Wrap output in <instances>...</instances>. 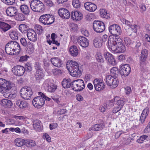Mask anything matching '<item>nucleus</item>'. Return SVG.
I'll list each match as a JSON object with an SVG mask.
<instances>
[{"mask_svg":"<svg viewBox=\"0 0 150 150\" xmlns=\"http://www.w3.org/2000/svg\"><path fill=\"white\" fill-rule=\"evenodd\" d=\"M93 27L94 30L96 32L98 33L103 32L105 28L104 23L99 21H94Z\"/></svg>","mask_w":150,"mask_h":150,"instance_id":"423d86ee","label":"nucleus"},{"mask_svg":"<svg viewBox=\"0 0 150 150\" xmlns=\"http://www.w3.org/2000/svg\"><path fill=\"white\" fill-rule=\"evenodd\" d=\"M19 29L22 33H27L28 30L31 29L27 25L23 24H21L19 25Z\"/></svg>","mask_w":150,"mask_h":150,"instance_id":"c756f323","label":"nucleus"},{"mask_svg":"<svg viewBox=\"0 0 150 150\" xmlns=\"http://www.w3.org/2000/svg\"><path fill=\"white\" fill-rule=\"evenodd\" d=\"M5 51L6 53L10 55H15L14 52L15 51L14 48L12 49V47L9 46L7 45L5 46Z\"/></svg>","mask_w":150,"mask_h":150,"instance_id":"f704fd0d","label":"nucleus"},{"mask_svg":"<svg viewBox=\"0 0 150 150\" xmlns=\"http://www.w3.org/2000/svg\"><path fill=\"white\" fill-rule=\"evenodd\" d=\"M52 64L54 66L58 67H61L63 65L62 60L57 57L52 58L50 59Z\"/></svg>","mask_w":150,"mask_h":150,"instance_id":"6ab92c4d","label":"nucleus"},{"mask_svg":"<svg viewBox=\"0 0 150 150\" xmlns=\"http://www.w3.org/2000/svg\"><path fill=\"white\" fill-rule=\"evenodd\" d=\"M67 68L70 75L74 77H79L81 75V68L79 64L75 61H68L66 64Z\"/></svg>","mask_w":150,"mask_h":150,"instance_id":"f257e3e1","label":"nucleus"},{"mask_svg":"<svg viewBox=\"0 0 150 150\" xmlns=\"http://www.w3.org/2000/svg\"><path fill=\"white\" fill-rule=\"evenodd\" d=\"M24 69H25L24 70L25 72L26 71L27 72H29L32 70V67L29 63H27L25 64Z\"/></svg>","mask_w":150,"mask_h":150,"instance_id":"5fc2aeb1","label":"nucleus"},{"mask_svg":"<svg viewBox=\"0 0 150 150\" xmlns=\"http://www.w3.org/2000/svg\"><path fill=\"white\" fill-rule=\"evenodd\" d=\"M25 69L23 66L17 65L14 67L12 69V72L16 76H22L25 73Z\"/></svg>","mask_w":150,"mask_h":150,"instance_id":"ddd939ff","label":"nucleus"},{"mask_svg":"<svg viewBox=\"0 0 150 150\" xmlns=\"http://www.w3.org/2000/svg\"><path fill=\"white\" fill-rule=\"evenodd\" d=\"M27 35L28 38L30 41L35 42L37 40V35L36 32L32 29L28 30Z\"/></svg>","mask_w":150,"mask_h":150,"instance_id":"f3484780","label":"nucleus"},{"mask_svg":"<svg viewBox=\"0 0 150 150\" xmlns=\"http://www.w3.org/2000/svg\"><path fill=\"white\" fill-rule=\"evenodd\" d=\"M39 94L40 95L41 97H42L44 99H45L46 100L49 101H50L51 99L50 98L47 97L45 95L44 93L41 92H39Z\"/></svg>","mask_w":150,"mask_h":150,"instance_id":"bf43d9fd","label":"nucleus"},{"mask_svg":"<svg viewBox=\"0 0 150 150\" xmlns=\"http://www.w3.org/2000/svg\"><path fill=\"white\" fill-rule=\"evenodd\" d=\"M70 79H64L62 82V84L65 88H69L71 87V83Z\"/></svg>","mask_w":150,"mask_h":150,"instance_id":"cd10ccee","label":"nucleus"},{"mask_svg":"<svg viewBox=\"0 0 150 150\" xmlns=\"http://www.w3.org/2000/svg\"><path fill=\"white\" fill-rule=\"evenodd\" d=\"M45 2L46 4V5L50 7L53 6V3L51 0H45Z\"/></svg>","mask_w":150,"mask_h":150,"instance_id":"e2e57ef3","label":"nucleus"},{"mask_svg":"<svg viewBox=\"0 0 150 150\" xmlns=\"http://www.w3.org/2000/svg\"><path fill=\"white\" fill-rule=\"evenodd\" d=\"M6 12L8 16L12 17L16 15L17 10L16 7L11 6L7 8Z\"/></svg>","mask_w":150,"mask_h":150,"instance_id":"412c9836","label":"nucleus"},{"mask_svg":"<svg viewBox=\"0 0 150 150\" xmlns=\"http://www.w3.org/2000/svg\"><path fill=\"white\" fill-rule=\"evenodd\" d=\"M125 50V47L122 43L117 46L115 50H113L112 51L115 52L117 53H121L124 52Z\"/></svg>","mask_w":150,"mask_h":150,"instance_id":"393cba45","label":"nucleus"},{"mask_svg":"<svg viewBox=\"0 0 150 150\" xmlns=\"http://www.w3.org/2000/svg\"><path fill=\"white\" fill-rule=\"evenodd\" d=\"M148 55V50L146 49L142 50L141 51V55L139 57V62L140 65L142 67L146 65V59Z\"/></svg>","mask_w":150,"mask_h":150,"instance_id":"9d476101","label":"nucleus"},{"mask_svg":"<svg viewBox=\"0 0 150 150\" xmlns=\"http://www.w3.org/2000/svg\"><path fill=\"white\" fill-rule=\"evenodd\" d=\"M103 43L102 40L100 38H95L93 40V44L96 48L101 47Z\"/></svg>","mask_w":150,"mask_h":150,"instance_id":"5701e85b","label":"nucleus"},{"mask_svg":"<svg viewBox=\"0 0 150 150\" xmlns=\"http://www.w3.org/2000/svg\"><path fill=\"white\" fill-rule=\"evenodd\" d=\"M104 56L105 59L108 62L110 58H112V57L113 56L111 53L108 52L106 53L105 54Z\"/></svg>","mask_w":150,"mask_h":150,"instance_id":"13d9d810","label":"nucleus"},{"mask_svg":"<svg viewBox=\"0 0 150 150\" xmlns=\"http://www.w3.org/2000/svg\"><path fill=\"white\" fill-rule=\"evenodd\" d=\"M15 88L13 85L6 80L0 78V89L1 91L11 92Z\"/></svg>","mask_w":150,"mask_h":150,"instance_id":"20e7f679","label":"nucleus"},{"mask_svg":"<svg viewBox=\"0 0 150 150\" xmlns=\"http://www.w3.org/2000/svg\"><path fill=\"white\" fill-rule=\"evenodd\" d=\"M9 35L11 39L14 40L18 39V34L17 31L16 30H11L9 32Z\"/></svg>","mask_w":150,"mask_h":150,"instance_id":"ea45409f","label":"nucleus"},{"mask_svg":"<svg viewBox=\"0 0 150 150\" xmlns=\"http://www.w3.org/2000/svg\"><path fill=\"white\" fill-rule=\"evenodd\" d=\"M57 88V85L54 83L51 84L50 86H48L47 90L50 93H53L55 91Z\"/></svg>","mask_w":150,"mask_h":150,"instance_id":"79ce46f5","label":"nucleus"},{"mask_svg":"<svg viewBox=\"0 0 150 150\" xmlns=\"http://www.w3.org/2000/svg\"><path fill=\"white\" fill-rule=\"evenodd\" d=\"M108 63L111 65L114 66L117 63L115 59L114 58V57L113 56L112 58H110L108 62Z\"/></svg>","mask_w":150,"mask_h":150,"instance_id":"603ef678","label":"nucleus"},{"mask_svg":"<svg viewBox=\"0 0 150 150\" xmlns=\"http://www.w3.org/2000/svg\"><path fill=\"white\" fill-rule=\"evenodd\" d=\"M100 15L102 17L107 19L110 18L109 13L107 12V11L105 9H100Z\"/></svg>","mask_w":150,"mask_h":150,"instance_id":"c9c22d12","label":"nucleus"},{"mask_svg":"<svg viewBox=\"0 0 150 150\" xmlns=\"http://www.w3.org/2000/svg\"><path fill=\"white\" fill-rule=\"evenodd\" d=\"M148 137V136L145 135H143L141 136L137 140V142L139 143H142L143 141L145 140Z\"/></svg>","mask_w":150,"mask_h":150,"instance_id":"6e6d98bb","label":"nucleus"},{"mask_svg":"<svg viewBox=\"0 0 150 150\" xmlns=\"http://www.w3.org/2000/svg\"><path fill=\"white\" fill-rule=\"evenodd\" d=\"M125 102L123 100L120 99L117 100V105L120 106V108H122L124 105L125 103Z\"/></svg>","mask_w":150,"mask_h":150,"instance_id":"864d4df0","label":"nucleus"},{"mask_svg":"<svg viewBox=\"0 0 150 150\" xmlns=\"http://www.w3.org/2000/svg\"><path fill=\"white\" fill-rule=\"evenodd\" d=\"M96 57L97 60L100 62H103L104 59L103 56L100 53H98L96 55Z\"/></svg>","mask_w":150,"mask_h":150,"instance_id":"09e8293b","label":"nucleus"},{"mask_svg":"<svg viewBox=\"0 0 150 150\" xmlns=\"http://www.w3.org/2000/svg\"><path fill=\"white\" fill-rule=\"evenodd\" d=\"M43 77V74L41 72V71H36V74L35 76V78L36 80H39L42 79Z\"/></svg>","mask_w":150,"mask_h":150,"instance_id":"49530a36","label":"nucleus"},{"mask_svg":"<svg viewBox=\"0 0 150 150\" xmlns=\"http://www.w3.org/2000/svg\"><path fill=\"white\" fill-rule=\"evenodd\" d=\"M71 87L72 88V89L75 91H81V90L79 88L78 86V84L76 80L73 81L71 82Z\"/></svg>","mask_w":150,"mask_h":150,"instance_id":"58836bf2","label":"nucleus"},{"mask_svg":"<svg viewBox=\"0 0 150 150\" xmlns=\"http://www.w3.org/2000/svg\"><path fill=\"white\" fill-rule=\"evenodd\" d=\"M21 12L24 14L29 15L30 13V9L28 6L26 5H21L20 7Z\"/></svg>","mask_w":150,"mask_h":150,"instance_id":"7c9ffc66","label":"nucleus"},{"mask_svg":"<svg viewBox=\"0 0 150 150\" xmlns=\"http://www.w3.org/2000/svg\"><path fill=\"white\" fill-rule=\"evenodd\" d=\"M16 18L18 21H23L25 20V16L23 14L19 13L16 16Z\"/></svg>","mask_w":150,"mask_h":150,"instance_id":"8fccbe9b","label":"nucleus"},{"mask_svg":"<svg viewBox=\"0 0 150 150\" xmlns=\"http://www.w3.org/2000/svg\"><path fill=\"white\" fill-rule=\"evenodd\" d=\"M6 45L12 47V49L14 48L15 51L17 49L18 50H21L19 44L15 41H10Z\"/></svg>","mask_w":150,"mask_h":150,"instance_id":"4be33fe9","label":"nucleus"},{"mask_svg":"<svg viewBox=\"0 0 150 150\" xmlns=\"http://www.w3.org/2000/svg\"><path fill=\"white\" fill-rule=\"evenodd\" d=\"M35 69L37 70V71H41L40 64L38 62H35Z\"/></svg>","mask_w":150,"mask_h":150,"instance_id":"680f3d73","label":"nucleus"},{"mask_svg":"<svg viewBox=\"0 0 150 150\" xmlns=\"http://www.w3.org/2000/svg\"><path fill=\"white\" fill-rule=\"evenodd\" d=\"M78 43L81 47H86L89 45V42L88 40L84 37L80 36L77 39Z\"/></svg>","mask_w":150,"mask_h":150,"instance_id":"2eb2a0df","label":"nucleus"},{"mask_svg":"<svg viewBox=\"0 0 150 150\" xmlns=\"http://www.w3.org/2000/svg\"><path fill=\"white\" fill-rule=\"evenodd\" d=\"M33 104L37 108H40L45 103V100L41 96H38L35 98L33 100Z\"/></svg>","mask_w":150,"mask_h":150,"instance_id":"f8f14e48","label":"nucleus"},{"mask_svg":"<svg viewBox=\"0 0 150 150\" xmlns=\"http://www.w3.org/2000/svg\"><path fill=\"white\" fill-rule=\"evenodd\" d=\"M84 6L86 9L90 12L94 11L97 8V7L95 4L89 2L85 3Z\"/></svg>","mask_w":150,"mask_h":150,"instance_id":"aec40b11","label":"nucleus"},{"mask_svg":"<svg viewBox=\"0 0 150 150\" xmlns=\"http://www.w3.org/2000/svg\"><path fill=\"white\" fill-rule=\"evenodd\" d=\"M11 28V26L5 22L0 21V29L6 32Z\"/></svg>","mask_w":150,"mask_h":150,"instance_id":"bb28decb","label":"nucleus"},{"mask_svg":"<svg viewBox=\"0 0 150 150\" xmlns=\"http://www.w3.org/2000/svg\"><path fill=\"white\" fill-rule=\"evenodd\" d=\"M1 105L3 106L10 108L13 105L12 102L7 99H4L1 100Z\"/></svg>","mask_w":150,"mask_h":150,"instance_id":"2f4dec72","label":"nucleus"},{"mask_svg":"<svg viewBox=\"0 0 150 150\" xmlns=\"http://www.w3.org/2000/svg\"><path fill=\"white\" fill-rule=\"evenodd\" d=\"M93 84L95 90L98 91H100L103 89L105 88L104 83L100 82L97 79H95L93 81Z\"/></svg>","mask_w":150,"mask_h":150,"instance_id":"dca6fc26","label":"nucleus"},{"mask_svg":"<svg viewBox=\"0 0 150 150\" xmlns=\"http://www.w3.org/2000/svg\"><path fill=\"white\" fill-rule=\"evenodd\" d=\"M109 32L114 36H118L121 33V29L120 27L117 24H113L108 27Z\"/></svg>","mask_w":150,"mask_h":150,"instance_id":"6e6552de","label":"nucleus"},{"mask_svg":"<svg viewBox=\"0 0 150 150\" xmlns=\"http://www.w3.org/2000/svg\"><path fill=\"white\" fill-rule=\"evenodd\" d=\"M124 40L125 44L127 46L130 45H131V40L129 38L127 37H125L124 38Z\"/></svg>","mask_w":150,"mask_h":150,"instance_id":"4d7b16f0","label":"nucleus"},{"mask_svg":"<svg viewBox=\"0 0 150 150\" xmlns=\"http://www.w3.org/2000/svg\"><path fill=\"white\" fill-rule=\"evenodd\" d=\"M16 103L17 106L21 108H25L28 106V103L25 101H21L20 100H18L16 101Z\"/></svg>","mask_w":150,"mask_h":150,"instance_id":"e433bc0d","label":"nucleus"},{"mask_svg":"<svg viewBox=\"0 0 150 150\" xmlns=\"http://www.w3.org/2000/svg\"><path fill=\"white\" fill-rule=\"evenodd\" d=\"M41 121L38 120H35L33 121L34 129L37 131H40L41 129Z\"/></svg>","mask_w":150,"mask_h":150,"instance_id":"c85d7f7f","label":"nucleus"},{"mask_svg":"<svg viewBox=\"0 0 150 150\" xmlns=\"http://www.w3.org/2000/svg\"><path fill=\"white\" fill-rule=\"evenodd\" d=\"M28 51H30V53L33 52L34 50V45L31 42L29 41L26 45Z\"/></svg>","mask_w":150,"mask_h":150,"instance_id":"37998d69","label":"nucleus"},{"mask_svg":"<svg viewBox=\"0 0 150 150\" xmlns=\"http://www.w3.org/2000/svg\"><path fill=\"white\" fill-rule=\"evenodd\" d=\"M54 19L53 15L46 14L41 16L39 18V21L45 25H49L54 23Z\"/></svg>","mask_w":150,"mask_h":150,"instance_id":"39448f33","label":"nucleus"},{"mask_svg":"<svg viewBox=\"0 0 150 150\" xmlns=\"http://www.w3.org/2000/svg\"><path fill=\"white\" fill-rule=\"evenodd\" d=\"M76 81L79 88H80L81 91H82L85 88V84L84 81L82 80L81 79L76 80Z\"/></svg>","mask_w":150,"mask_h":150,"instance_id":"c03bdc74","label":"nucleus"},{"mask_svg":"<svg viewBox=\"0 0 150 150\" xmlns=\"http://www.w3.org/2000/svg\"><path fill=\"white\" fill-rule=\"evenodd\" d=\"M33 93L30 87L25 88H22L20 91V94L22 98L25 100H29Z\"/></svg>","mask_w":150,"mask_h":150,"instance_id":"0eeeda50","label":"nucleus"},{"mask_svg":"<svg viewBox=\"0 0 150 150\" xmlns=\"http://www.w3.org/2000/svg\"><path fill=\"white\" fill-rule=\"evenodd\" d=\"M118 36L112 35L109 36L108 43L109 48L112 50H115L117 46L122 43V40Z\"/></svg>","mask_w":150,"mask_h":150,"instance_id":"f03ea898","label":"nucleus"},{"mask_svg":"<svg viewBox=\"0 0 150 150\" xmlns=\"http://www.w3.org/2000/svg\"><path fill=\"white\" fill-rule=\"evenodd\" d=\"M141 45L140 41L138 40H135L131 44V47L134 48H136L137 49V52H139L138 48L140 47Z\"/></svg>","mask_w":150,"mask_h":150,"instance_id":"4c0bfd02","label":"nucleus"},{"mask_svg":"<svg viewBox=\"0 0 150 150\" xmlns=\"http://www.w3.org/2000/svg\"><path fill=\"white\" fill-rule=\"evenodd\" d=\"M69 52L70 54L74 57H76L78 54V50L76 46L73 45L69 48Z\"/></svg>","mask_w":150,"mask_h":150,"instance_id":"b1692460","label":"nucleus"},{"mask_svg":"<svg viewBox=\"0 0 150 150\" xmlns=\"http://www.w3.org/2000/svg\"><path fill=\"white\" fill-rule=\"evenodd\" d=\"M15 145L18 147L21 146L25 145V140L22 139L17 138L14 141Z\"/></svg>","mask_w":150,"mask_h":150,"instance_id":"72a5a7b5","label":"nucleus"},{"mask_svg":"<svg viewBox=\"0 0 150 150\" xmlns=\"http://www.w3.org/2000/svg\"><path fill=\"white\" fill-rule=\"evenodd\" d=\"M20 42L22 45L24 47H26L28 44L26 40L24 38H22L20 40Z\"/></svg>","mask_w":150,"mask_h":150,"instance_id":"052dcab7","label":"nucleus"},{"mask_svg":"<svg viewBox=\"0 0 150 150\" xmlns=\"http://www.w3.org/2000/svg\"><path fill=\"white\" fill-rule=\"evenodd\" d=\"M120 74L122 76L126 77L129 75L130 74L131 69L129 65L125 64L121 66L120 68Z\"/></svg>","mask_w":150,"mask_h":150,"instance_id":"9b49d317","label":"nucleus"},{"mask_svg":"<svg viewBox=\"0 0 150 150\" xmlns=\"http://www.w3.org/2000/svg\"><path fill=\"white\" fill-rule=\"evenodd\" d=\"M31 9L34 12H41L45 10L44 4L39 0H33L30 4Z\"/></svg>","mask_w":150,"mask_h":150,"instance_id":"7ed1b4c3","label":"nucleus"},{"mask_svg":"<svg viewBox=\"0 0 150 150\" xmlns=\"http://www.w3.org/2000/svg\"><path fill=\"white\" fill-rule=\"evenodd\" d=\"M58 12L59 16L63 18L68 19L70 16L69 11L64 8H61L59 9Z\"/></svg>","mask_w":150,"mask_h":150,"instance_id":"4468645a","label":"nucleus"},{"mask_svg":"<svg viewBox=\"0 0 150 150\" xmlns=\"http://www.w3.org/2000/svg\"><path fill=\"white\" fill-rule=\"evenodd\" d=\"M110 76L116 79L120 75V70L118 71L117 68L113 67L110 70Z\"/></svg>","mask_w":150,"mask_h":150,"instance_id":"a878e982","label":"nucleus"},{"mask_svg":"<svg viewBox=\"0 0 150 150\" xmlns=\"http://www.w3.org/2000/svg\"><path fill=\"white\" fill-rule=\"evenodd\" d=\"M105 79L107 84L111 86L112 88H116L119 83L117 79L113 78L112 76H107Z\"/></svg>","mask_w":150,"mask_h":150,"instance_id":"1a4fd4ad","label":"nucleus"},{"mask_svg":"<svg viewBox=\"0 0 150 150\" xmlns=\"http://www.w3.org/2000/svg\"><path fill=\"white\" fill-rule=\"evenodd\" d=\"M72 4L73 7L76 8H79L81 6V2L79 0H73Z\"/></svg>","mask_w":150,"mask_h":150,"instance_id":"de8ad7c7","label":"nucleus"},{"mask_svg":"<svg viewBox=\"0 0 150 150\" xmlns=\"http://www.w3.org/2000/svg\"><path fill=\"white\" fill-rule=\"evenodd\" d=\"M25 145L28 147H31L35 146L36 145L35 142L33 140L26 139L25 140Z\"/></svg>","mask_w":150,"mask_h":150,"instance_id":"a19ab883","label":"nucleus"},{"mask_svg":"<svg viewBox=\"0 0 150 150\" xmlns=\"http://www.w3.org/2000/svg\"><path fill=\"white\" fill-rule=\"evenodd\" d=\"M122 20L123 21L125 22V23L126 25L128 26L129 27H131L132 26V24L131 22L125 19H123Z\"/></svg>","mask_w":150,"mask_h":150,"instance_id":"338daca9","label":"nucleus"},{"mask_svg":"<svg viewBox=\"0 0 150 150\" xmlns=\"http://www.w3.org/2000/svg\"><path fill=\"white\" fill-rule=\"evenodd\" d=\"M70 15L71 18L73 20H75L76 21L81 20L83 18L82 13L77 11H72Z\"/></svg>","mask_w":150,"mask_h":150,"instance_id":"a211bd4d","label":"nucleus"},{"mask_svg":"<svg viewBox=\"0 0 150 150\" xmlns=\"http://www.w3.org/2000/svg\"><path fill=\"white\" fill-rule=\"evenodd\" d=\"M113 101L112 100H110L107 102L106 105L107 107H112L114 106Z\"/></svg>","mask_w":150,"mask_h":150,"instance_id":"69168bd1","label":"nucleus"},{"mask_svg":"<svg viewBox=\"0 0 150 150\" xmlns=\"http://www.w3.org/2000/svg\"><path fill=\"white\" fill-rule=\"evenodd\" d=\"M105 125L103 123L96 124L92 126V129L93 130L98 131L103 129Z\"/></svg>","mask_w":150,"mask_h":150,"instance_id":"473e14b6","label":"nucleus"},{"mask_svg":"<svg viewBox=\"0 0 150 150\" xmlns=\"http://www.w3.org/2000/svg\"><path fill=\"white\" fill-rule=\"evenodd\" d=\"M34 28L38 34H41L43 33V29L40 25L38 24L35 25Z\"/></svg>","mask_w":150,"mask_h":150,"instance_id":"a18cd8bd","label":"nucleus"},{"mask_svg":"<svg viewBox=\"0 0 150 150\" xmlns=\"http://www.w3.org/2000/svg\"><path fill=\"white\" fill-rule=\"evenodd\" d=\"M43 138L44 139H46L48 142H51V138L47 134H45V135L43 136Z\"/></svg>","mask_w":150,"mask_h":150,"instance_id":"774afa93","label":"nucleus"},{"mask_svg":"<svg viewBox=\"0 0 150 150\" xmlns=\"http://www.w3.org/2000/svg\"><path fill=\"white\" fill-rule=\"evenodd\" d=\"M1 1L7 5H12L15 3V0H1Z\"/></svg>","mask_w":150,"mask_h":150,"instance_id":"3c124183","label":"nucleus"},{"mask_svg":"<svg viewBox=\"0 0 150 150\" xmlns=\"http://www.w3.org/2000/svg\"><path fill=\"white\" fill-rule=\"evenodd\" d=\"M28 57H29L27 55L21 56L20 57L19 61L21 62L26 61Z\"/></svg>","mask_w":150,"mask_h":150,"instance_id":"0e129e2a","label":"nucleus"}]
</instances>
